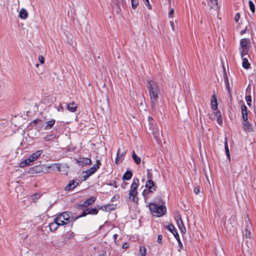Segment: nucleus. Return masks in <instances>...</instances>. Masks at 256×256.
<instances>
[{
	"mask_svg": "<svg viewBox=\"0 0 256 256\" xmlns=\"http://www.w3.org/2000/svg\"><path fill=\"white\" fill-rule=\"evenodd\" d=\"M146 87L148 92L151 106L154 110H158V96L160 90L157 83L152 80H149L146 84Z\"/></svg>",
	"mask_w": 256,
	"mask_h": 256,
	"instance_id": "1",
	"label": "nucleus"
},
{
	"mask_svg": "<svg viewBox=\"0 0 256 256\" xmlns=\"http://www.w3.org/2000/svg\"><path fill=\"white\" fill-rule=\"evenodd\" d=\"M71 212H64L58 214L55 219L59 225L64 226L68 224L70 222H73Z\"/></svg>",
	"mask_w": 256,
	"mask_h": 256,
	"instance_id": "2",
	"label": "nucleus"
},
{
	"mask_svg": "<svg viewBox=\"0 0 256 256\" xmlns=\"http://www.w3.org/2000/svg\"><path fill=\"white\" fill-rule=\"evenodd\" d=\"M150 210L154 216H161L166 212V208L164 206H158L156 204L150 203L148 205Z\"/></svg>",
	"mask_w": 256,
	"mask_h": 256,
	"instance_id": "3",
	"label": "nucleus"
},
{
	"mask_svg": "<svg viewBox=\"0 0 256 256\" xmlns=\"http://www.w3.org/2000/svg\"><path fill=\"white\" fill-rule=\"evenodd\" d=\"M138 184L139 180L138 178H134L129 192L130 200L136 203H137L138 202V198L136 196L138 194L137 188L138 186Z\"/></svg>",
	"mask_w": 256,
	"mask_h": 256,
	"instance_id": "4",
	"label": "nucleus"
},
{
	"mask_svg": "<svg viewBox=\"0 0 256 256\" xmlns=\"http://www.w3.org/2000/svg\"><path fill=\"white\" fill-rule=\"evenodd\" d=\"M146 190H144L142 192V194L144 197L146 196H148L150 194L156 191L157 188L156 184L152 180H148L146 182Z\"/></svg>",
	"mask_w": 256,
	"mask_h": 256,
	"instance_id": "5",
	"label": "nucleus"
},
{
	"mask_svg": "<svg viewBox=\"0 0 256 256\" xmlns=\"http://www.w3.org/2000/svg\"><path fill=\"white\" fill-rule=\"evenodd\" d=\"M150 128L154 138L158 142H160L161 141L162 134H160L158 126L156 124H152L150 126Z\"/></svg>",
	"mask_w": 256,
	"mask_h": 256,
	"instance_id": "6",
	"label": "nucleus"
},
{
	"mask_svg": "<svg viewBox=\"0 0 256 256\" xmlns=\"http://www.w3.org/2000/svg\"><path fill=\"white\" fill-rule=\"evenodd\" d=\"M126 150H124V147L120 148L117 152V156L115 161L116 164H118V161H122L126 154Z\"/></svg>",
	"mask_w": 256,
	"mask_h": 256,
	"instance_id": "7",
	"label": "nucleus"
},
{
	"mask_svg": "<svg viewBox=\"0 0 256 256\" xmlns=\"http://www.w3.org/2000/svg\"><path fill=\"white\" fill-rule=\"evenodd\" d=\"M100 161L97 160L96 161V164L91 167L89 170L86 171V174H88L89 175L92 176L93 174L100 168Z\"/></svg>",
	"mask_w": 256,
	"mask_h": 256,
	"instance_id": "8",
	"label": "nucleus"
},
{
	"mask_svg": "<svg viewBox=\"0 0 256 256\" xmlns=\"http://www.w3.org/2000/svg\"><path fill=\"white\" fill-rule=\"evenodd\" d=\"M43 171L42 167L40 166H36L32 168H30L28 170V172L30 174H36L38 173H40Z\"/></svg>",
	"mask_w": 256,
	"mask_h": 256,
	"instance_id": "9",
	"label": "nucleus"
},
{
	"mask_svg": "<svg viewBox=\"0 0 256 256\" xmlns=\"http://www.w3.org/2000/svg\"><path fill=\"white\" fill-rule=\"evenodd\" d=\"M42 150H38L36 152L32 153L28 158V160L34 162L42 154Z\"/></svg>",
	"mask_w": 256,
	"mask_h": 256,
	"instance_id": "10",
	"label": "nucleus"
},
{
	"mask_svg": "<svg viewBox=\"0 0 256 256\" xmlns=\"http://www.w3.org/2000/svg\"><path fill=\"white\" fill-rule=\"evenodd\" d=\"M250 47V38H244L240 40V48H245Z\"/></svg>",
	"mask_w": 256,
	"mask_h": 256,
	"instance_id": "11",
	"label": "nucleus"
},
{
	"mask_svg": "<svg viewBox=\"0 0 256 256\" xmlns=\"http://www.w3.org/2000/svg\"><path fill=\"white\" fill-rule=\"evenodd\" d=\"M78 184L77 182H76L74 180H72L65 186L64 190L66 191H68L70 190H73L78 185Z\"/></svg>",
	"mask_w": 256,
	"mask_h": 256,
	"instance_id": "12",
	"label": "nucleus"
},
{
	"mask_svg": "<svg viewBox=\"0 0 256 256\" xmlns=\"http://www.w3.org/2000/svg\"><path fill=\"white\" fill-rule=\"evenodd\" d=\"M242 126L244 130H248V131H251L252 130V125L250 123L248 122V119L246 120H242Z\"/></svg>",
	"mask_w": 256,
	"mask_h": 256,
	"instance_id": "13",
	"label": "nucleus"
},
{
	"mask_svg": "<svg viewBox=\"0 0 256 256\" xmlns=\"http://www.w3.org/2000/svg\"><path fill=\"white\" fill-rule=\"evenodd\" d=\"M91 160L86 158H80L77 160V162L80 164H91Z\"/></svg>",
	"mask_w": 256,
	"mask_h": 256,
	"instance_id": "14",
	"label": "nucleus"
},
{
	"mask_svg": "<svg viewBox=\"0 0 256 256\" xmlns=\"http://www.w3.org/2000/svg\"><path fill=\"white\" fill-rule=\"evenodd\" d=\"M56 123V120L54 119H52L50 120L47 121L45 122V126L44 129L45 130H50L54 125Z\"/></svg>",
	"mask_w": 256,
	"mask_h": 256,
	"instance_id": "15",
	"label": "nucleus"
},
{
	"mask_svg": "<svg viewBox=\"0 0 256 256\" xmlns=\"http://www.w3.org/2000/svg\"><path fill=\"white\" fill-rule=\"evenodd\" d=\"M242 114V120H246L248 118V108L245 104H243L241 106Z\"/></svg>",
	"mask_w": 256,
	"mask_h": 256,
	"instance_id": "16",
	"label": "nucleus"
},
{
	"mask_svg": "<svg viewBox=\"0 0 256 256\" xmlns=\"http://www.w3.org/2000/svg\"><path fill=\"white\" fill-rule=\"evenodd\" d=\"M78 107V105L74 102H70L67 104V109L68 111L74 112H76Z\"/></svg>",
	"mask_w": 256,
	"mask_h": 256,
	"instance_id": "17",
	"label": "nucleus"
},
{
	"mask_svg": "<svg viewBox=\"0 0 256 256\" xmlns=\"http://www.w3.org/2000/svg\"><path fill=\"white\" fill-rule=\"evenodd\" d=\"M176 223L181 232H184L186 231V230L180 216L179 217V219L176 220Z\"/></svg>",
	"mask_w": 256,
	"mask_h": 256,
	"instance_id": "18",
	"label": "nucleus"
},
{
	"mask_svg": "<svg viewBox=\"0 0 256 256\" xmlns=\"http://www.w3.org/2000/svg\"><path fill=\"white\" fill-rule=\"evenodd\" d=\"M60 226H62L59 225V224L58 222L56 220V219H54V222L50 223L49 224L50 228L51 231H54L57 230Z\"/></svg>",
	"mask_w": 256,
	"mask_h": 256,
	"instance_id": "19",
	"label": "nucleus"
},
{
	"mask_svg": "<svg viewBox=\"0 0 256 256\" xmlns=\"http://www.w3.org/2000/svg\"><path fill=\"white\" fill-rule=\"evenodd\" d=\"M212 108L214 110H216L218 108L217 100L216 96L214 94L212 96L211 100Z\"/></svg>",
	"mask_w": 256,
	"mask_h": 256,
	"instance_id": "20",
	"label": "nucleus"
},
{
	"mask_svg": "<svg viewBox=\"0 0 256 256\" xmlns=\"http://www.w3.org/2000/svg\"><path fill=\"white\" fill-rule=\"evenodd\" d=\"M96 198L95 197H91L90 198L87 199L84 203L83 206L86 207L90 204H92L94 202Z\"/></svg>",
	"mask_w": 256,
	"mask_h": 256,
	"instance_id": "21",
	"label": "nucleus"
},
{
	"mask_svg": "<svg viewBox=\"0 0 256 256\" xmlns=\"http://www.w3.org/2000/svg\"><path fill=\"white\" fill-rule=\"evenodd\" d=\"M250 49V48H240V54L242 58H244L248 54Z\"/></svg>",
	"mask_w": 256,
	"mask_h": 256,
	"instance_id": "22",
	"label": "nucleus"
},
{
	"mask_svg": "<svg viewBox=\"0 0 256 256\" xmlns=\"http://www.w3.org/2000/svg\"><path fill=\"white\" fill-rule=\"evenodd\" d=\"M100 208L102 210H105L106 212H109L112 210H114L115 208L113 204H108L102 206Z\"/></svg>",
	"mask_w": 256,
	"mask_h": 256,
	"instance_id": "23",
	"label": "nucleus"
},
{
	"mask_svg": "<svg viewBox=\"0 0 256 256\" xmlns=\"http://www.w3.org/2000/svg\"><path fill=\"white\" fill-rule=\"evenodd\" d=\"M28 13L24 8H22L20 12L19 16L22 19H26L28 17Z\"/></svg>",
	"mask_w": 256,
	"mask_h": 256,
	"instance_id": "24",
	"label": "nucleus"
},
{
	"mask_svg": "<svg viewBox=\"0 0 256 256\" xmlns=\"http://www.w3.org/2000/svg\"><path fill=\"white\" fill-rule=\"evenodd\" d=\"M242 58V67L245 69L248 68L250 66V64L249 63L247 58L244 57Z\"/></svg>",
	"mask_w": 256,
	"mask_h": 256,
	"instance_id": "25",
	"label": "nucleus"
},
{
	"mask_svg": "<svg viewBox=\"0 0 256 256\" xmlns=\"http://www.w3.org/2000/svg\"><path fill=\"white\" fill-rule=\"evenodd\" d=\"M251 226L250 224H247L246 228H245V236L246 238H250L251 235Z\"/></svg>",
	"mask_w": 256,
	"mask_h": 256,
	"instance_id": "26",
	"label": "nucleus"
},
{
	"mask_svg": "<svg viewBox=\"0 0 256 256\" xmlns=\"http://www.w3.org/2000/svg\"><path fill=\"white\" fill-rule=\"evenodd\" d=\"M132 158L136 164H140L141 162L140 158L138 156L134 151L132 152Z\"/></svg>",
	"mask_w": 256,
	"mask_h": 256,
	"instance_id": "27",
	"label": "nucleus"
},
{
	"mask_svg": "<svg viewBox=\"0 0 256 256\" xmlns=\"http://www.w3.org/2000/svg\"><path fill=\"white\" fill-rule=\"evenodd\" d=\"M132 174L130 171H126L123 175L122 178L124 180H129L132 177Z\"/></svg>",
	"mask_w": 256,
	"mask_h": 256,
	"instance_id": "28",
	"label": "nucleus"
},
{
	"mask_svg": "<svg viewBox=\"0 0 256 256\" xmlns=\"http://www.w3.org/2000/svg\"><path fill=\"white\" fill-rule=\"evenodd\" d=\"M86 212H88V214H96L98 213V210L96 208H88L86 210Z\"/></svg>",
	"mask_w": 256,
	"mask_h": 256,
	"instance_id": "29",
	"label": "nucleus"
},
{
	"mask_svg": "<svg viewBox=\"0 0 256 256\" xmlns=\"http://www.w3.org/2000/svg\"><path fill=\"white\" fill-rule=\"evenodd\" d=\"M32 162V161L28 160V158L26 159L20 163V166L23 168L26 166H30Z\"/></svg>",
	"mask_w": 256,
	"mask_h": 256,
	"instance_id": "30",
	"label": "nucleus"
},
{
	"mask_svg": "<svg viewBox=\"0 0 256 256\" xmlns=\"http://www.w3.org/2000/svg\"><path fill=\"white\" fill-rule=\"evenodd\" d=\"M224 83L226 84V88L230 94V84L228 82V76H226L224 77Z\"/></svg>",
	"mask_w": 256,
	"mask_h": 256,
	"instance_id": "31",
	"label": "nucleus"
},
{
	"mask_svg": "<svg viewBox=\"0 0 256 256\" xmlns=\"http://www.w3.org/2000/svg\"><path fill=\"white\" fill-rule=\"evenodd\" d=\"M224 148H225V150H226V154L227 156V157H228V158L230 159V152H229V150H228V142H227L226 139L225 140Z\"/></svg>",
	"mask_w": 256,
	"mask_h": 256,
	"instance_id": "32",
	"label": "nucleus"
},
{
	"mask_svg": "<svg viewBox=\"0 0 256 256\" xmlns=\"http://www.w3.org/2000/svg\"><path fill=\"white\" fill-rule=\"evenodd\" d=\"M167 229L170 231L172 234H174V232H176V229L174 226L172 224H170L166 226Z\"/></svg>",
	"mask_w": 256,
	"mask_h": 256,
	"instance_id": "33",
	"label": "nucleus"
},
{
	"mask_svg": "<svg viewBox=\"0 0 256 256\" xmlns=\"http://www.w3.org/2000/svg\"><path fill=\"white\" fill-rule=\"evenodd\" d=\"M88 214V212H86V210L85 211L83 212L81 214H80L76 217H74L72 216V220L75 221L77 219H78L80 218L85 216Z\"/></svg>",
	"mask_w": 256,
	"mask_h": 256,
	"instance_id": "34",
	"label": "nucleus"
},
{
	"mask_svg": "<svg viewBox=\"0 0 256 256\" xmlns=\"http://www.w3.org/2000/svg\"><path fill=\"white\" fill-rule=\"evenodd\" d=\"M216 116H217L216 120H217L218 124H222V117L220 112H218L216 114Z\"/></svg>",
	"mask_w": 256,
	"mask_h": 256,
	"instance_id": "35",
	"label": "nucleus"
},
{
	"mask_svg": "<svg viewBox=\"0 0 256 256\" xmlns=\"http://www.w3.org/2000/svg\"><path fill=\"white\" fill-rule=\"evenodd\" d=\"M146 254V248L144 246H140V256H145Z\"/></svg>",
	"mask_w": 256,
	"mask_h": 256,
	"instance_id": "36",
	"label": "nucleus"
},
{
	"mask_svg": "<svg viewBox=\"0 0 256 256\" xmlns=\"http://www.w3.org/2000/svg\"><path fill=\"white\" fill-rule=\"evenodd\" d=\"M248 4L251 12L254 13L255 12V6L252 0H250L248 1Z\"/></svg>",
	"mask_w": 256,
	"mask_h": 256,
	"instance_id": "37",
	"label": "nucleus"
},
{
	"mask_svg": "<svg viewBox=\"0 0 256 256\" xmlns=\"http://www.w3.org/2000/svg\"><path fill=\"white\" fill-rule=\"evenodd\" d=\"M56 136L54 134H51L48 136H46L44 138V140H46V142L50 141V140L54 138H55Z\"/></svg>",
	"mask_w": 256,
	"mask_h": 256,
	"instance_id": "38",
	"label": "nucleus"
},
{
	"mask_svg": "<svg viewBox=\"0 0 256 256\" xmlns=\"http://www.w3.org/2000/svg\"><path fill=\"white\" fill-rule=\"evenodd\" d=\"M132 3V8L133 9H136L138 4V0H130Z\"/></svg>",
	"mask_w": 256,
	"mask_h": 256,
	"instance_id": "39",
	"label": "nucleus"
},
{
	"mask_svg": "<svg viewBox=\"0 0 256 256\" xmlns=\"http://www.w3.org/2000/svg\"><path fill=\"white\" fill-rule=\"evenodd\" d=\"M246 101L247 104L248 106H251V102H252V97L250 95H246Z\"/></svg>",
	"mask_w": 256,
	"mask_h": 256,
	"instance_id": "40",
	"label": "nucleus"
},
{
	"mask_svg": "<svg viewBox=\"0 0 256 256\" xmlns=\"http://www.w3.org/2000/svg\"><path fill=\"white\" fill-rule=\"evenodd\" d=\"M147 178L148 180H152V170H147Z\"/></svg>",
	"mask_w": 256,
	"mask_h": 256,
	"instance_id": "41",
	"label": "nucleus"
},
{
	"mask_svg": "<svg viewBox=\"0 0 256 256\" xmlns=\"http://www.w3.org/2000/svg\"><path fill=\"white\" fill-rule=\"evenodd\" d=\"M90 176L88 174H86V171L82 172V178H83V180H86Z\"/></svg>",
	"mask_w": 256,
	"mask_h": 256,
	"instance_id": "42",
	"label": "nucleus"
},
{
	"mask_svg": "<svg viewBox=\"0 0 256 256\" xmlns=\"http://www.w3.org/2000/svg\"><path fill=\"white\" fill-rule=\"evenodd\" d=\"M200 192V187L198 185L195 184L194 188V192L196 194H199Z\"/></svg>",
	"mask_w": 256,
	"mask_h": 256,
	"instance_id": "43",
	"label": "nucleus"
},
{
	"mask_svg": "<svg viewBox=\"0 0 256 256\" xmlns=\"http://www.w3.org/2000/svg\"><path fill=\"white\" fill-rule=\"evenodd\" d=\"M38 59L41 64H44V58L43 56H39Z\"/></svg>",
	"mask_w": 256,
	"mask_h": 256,
	"instance_id": "44",
	"label": "nucleus"
},
{
	"mask_svg": "<svg viewBox=\"0 0 256 256\" xmlns=\"http://www.w3.org/2000/svg\"><path fill=\"white\" fill-rule=\"evenodd\" d=\"M240 18V14L238 12L236 13L234 16V20L236 22H238Z\"/></svg>",
	"mask_w": 256,
	"mask_h": 256,
	"instance_id": "45",
	"label": "nucleus"
},
{
	"mask_svg": "<svg viewBox=\"0 0 256 256\" xmlns=\"http://www.w3.org/2000/svg\"><path fill=\"white\" fill-rule=\"evenodd\" d=\"M162 234H159L158 236V242L160 244L162 243Z\"/></svg>",
	"mask_w": 256,
	"mask_h": 256,
	"instance_id": "46",
	"label": "nucleus"
},
{
	"mask_svg": "<svg viewBox=\"0 0 256 256\" xmlns=\"http://www.w3.org/2000/svg\"><path fill=\"white\" fill-rule=\"evenodd\" d=\"M174 14V10L173 8H172L168 13V16L169 18H172L173 14Z\"/></svg>",
	"mask_w": 256,
	"mask_h": 256,
	"instance_id": "47",
	"label": "nucleus"
},
{
	"mask_svg": "<svg viewBox=\"0 0 256 256\" xmlns=\"http://www.w3.org/2000/svg\"><path fill=\"white\" fill-rule=\"evenodd\" d=\"M144 4L146 6H147L148 8V9H151V6L150 4V2L148 0H144Z\"/></svg>",
	"mask_w": 256,
	"mask_h": 256,
	"instance_id": "48",
	"label": "nucleus"
},
{
	"mask_svg": "<svg viewBox=\"0 0 256 256\" xmlns=\"http://www.w3.org/2000/svg\"><path fill=\"white\" fill-rule=\"evenodd\" d=\"M248 31H249V30L248 29V26H246V27L245 28H244V30H242V31L240 32V34H241V35H242V34H245V33H246V32H248Z\"/></svg>",
	"mask_w": 256,
	"mask_h": 256,
	"instance_id": "49",
	"label": "nucleus"
},
{
	"mask_svg": "<svg viewBox=\"0 0 256 256\" xmlns=\"http://www.w3.org/2000/svg\"><path fill=\"white\" fill-rule=\"evenodd\" d=\"M174 236L175 238L177 240L180 239L179 235L177 232V230L176 231V232H174V234H172Z\"/></svg>",
	"mask_w": 256,
	"mask_h": 256,
	"instance_id": "50",
	"label": "nucleus"
},
{
	"mask_svg": "<svg viewBox=\"0 0 256 256\" xmlns=\"http://www.w3.org/2000/svg\"><path fill=\"white\" fill-rule=\"evenodd\" d=\"M170 26L172 27V30L173 31H174V22L171 21L170 22Z\"/></svg>",
	"mask_w": 256,
	"mask_h": 256,
	"instance_id": "51",
	"label": "nucleus"
},
{
	"mask_svg": "<svg viewBox=\"0 0 256 256\" xmlns=\"http://www.w3.org/2000/svg\"><path fill=\"white\" fill-rule=\"evenodd\" d=\"M40 121V120H33V121L32 122V124H38Z\"/></svg>",
	"mask_w": 256,
	"mask_h": 256,
	"instance_id": "52",
	"label": "nucleus"
},
{
	"mask_svg": "<svg viewBox=\"0 0 256 256\" xmlns=\"http://www.w3.org/2000/svg\"><path fill=\"white\" fill-rule=\"evenodd\" d=\"M177 240L178 243V246H179L180 248H182V242L180 241V238Z\"/></svg>",
	"mask_w": 256,
	"mask_h": 256,
	"instance_id": "53",
	"label": "nucleus"
},
{
	"mask_svg": "<svg viewBox=\"0 0 256 256\" xmlns=\"http://www.w3.org/2000/svg\"><path fill=\"white\" fill-rule=\"evenodd\" d=\"M122 247L123 248H124V249L127 248L128 247V244L127 243H124L122 244Z\"/></svg>",
	"mask_w": 256,
	"mask_h": 256,
	"instance_id": "54",
	"label": "nucleus"
},
{
	"mask_svg": "<svg viewBox=\"0 0 256 256\" xmlns=\"http://www.w3.org/2000/svg\"><path fill=\"white\" fill-rule=\"evenodd\" d=\"M118 236V234H114L113 235V238L114 239V242H116V238H117Z\"/></svg>",
	"mask_w": 256,
	"mask_h": 256,
	"instance_id": "55",
	"label": "nucleus"
},
{
	"mask_svg": "<svg viewBox=\"0 0 256 256\" xmlns=\"http://www.w3.org/2000/svg\"><path fill=\"white\" fill-rule=\"evenodd\" d=\"M212 2H214V4L217 5L218 4V0H210Z\"/></svg>",
	"mask_w": 256,
	"mask_h": 256,
	"instance_id": "56",
	"label": "nucleus"
},
{
	"mask_svg": "<svg viewBox=\"0 0 256 256\" xmlns=\"http://www.w3.org/2000/svg\"><path fill=\"white\" fill-rule=\"evenodd\" d=\"M120 8L118 6V8H117V10H116V13L118 14L120 11Z\"/></svg>",
	"mask_w": 256,
	"mask_h": 256,
	"instance_id": "57",
	"label": "nucleus"
},
{
	"mask_svg": "<svg viewBox=\"0 0 256 256\" xmlns=\"http://www.w3.org/2000/svg\"><path fill=\"white\" fill-rule=\"evenodd\" d=\"M63 110V107L60 105V108H58V111H62Z\"/></svg>",
	"mask_w": 256,
	"mask_h": 256,
	"instance_id": "58",
	"label": "nucleus"
},
{
	"mask_svg": "<svg viewBox=\"0 0 256 256\" xmlns=\"http://www.w3.org/2000/svg\"><path fill=\"white\" fill-rule=\"evenodd\" d=\"M148 119H149V120H152V117H150V116H149V117H148Z\"/></svg>",
	"mask_w": 256,
	"mask_h": 256,
	"instance_id": "59",
	"label": "nucleus"
},
{
	"mask_svg": "<svg viewBox=\"0 0 256 256\" xmlns=\"http://www.w3.org/2000/svg\"><path fill=\"white\" fill-rule=\"evenodd\" d=\"M36 67H38V66H39V64H36Z\"/></svg>",
	"mask_w": 256,
	"mask_h": 256,
	"instance_id": "60",
	"label": "nucleus"
},
{
	"mask_svg": "<svg viewBox=\"0 0 256 256\" xmlns=\"http://www.w3.org/2000/svg\"><path fill=\"white\" fill-rule=\"evenodd\" d=\"M169 2H170V0H168Z\"/></svg>",
	"mask_w": 256,
	"mask_h": 256,
	"instance_id": "61",
	"label": "nucleus"
}]
</instances>
